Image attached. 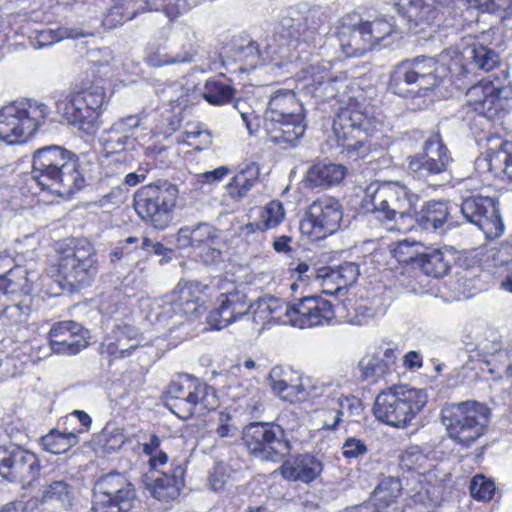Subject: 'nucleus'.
<instances>
[{
    "label": "nucleus",
    "instance_id": "a19ab883",
    "mask_svg": "<svg viewBox=\"0 0 512 512\" xmlns=\"http://www.w3.org/2000/svg\"><path fill=\"white\" fill-rule=\"evenodd\" d=\"M41 501L62 508L71 507L75 501V489L64 480L52 481L44 486Z\"/></svg>",
    "mask_w": 512,
    "mask_h": 512
},
{
    "label": "nucleus",
    "instance_id": "f3484780",
    "mask_svg": "<svg viewBox=\"0 0 512 512\" xmlns=\"http://www.w3.org/2000/svg\"><path fill=\"white\" fill-rule=\"evenodd\" d=\"M343 218L342 205L335 198H321L308 207L299 229L313 239H321L335 233Z\"/></svg>",
    "mask_w": 512,
    "mask_h": 512
},
{
    "label": "nucleus",
    "instance_id": "5fc2aeb1",
    "mask_svg": "<svg viewBox=\"0 0 512 512\" xmlns=\"http://www.w3.org/2000/svg\"><path fill=\"white\" fill-rule=\"evenodd\" d=\"M428 462L427 456L417 446L408 448L400 458L402 468L419 473H424L429 468Z\"/></svg>",
    "mask_w": 512,
    "mask_h": 512
},
{
    "label": "nucleus",
    "instance_id": "f8f14e48",
    "mask_svg": "<svg viewBox=\"0 0 512 512\" xmlns=\"http://www.w3.org/2000/svg\"><path fill=\"white\" fill-rule=\"evenodd\" d=\"M58 274L71 287L89 286L98 274V259L86 239H70L61 250Z\"/></svg>",
    "mask_w": 512,
    "mask_h": 512
},
{
    "label": "nucleus",
    "instance_id": "0eeeda50",
    "mask_svg": "<svg viewBox=\"0 0 512 512\" xmlns=\"http://www.w3.org/2000/svg\"><path fill=\"white\" fill-rule=\"evenodd\" d=\"M452 163L451 153L439 131H433L423 142L422 150L407 158L409 174L431 187L450 181Z\"/></svg>",
    "mask_w": 512,
    "mask_h": 512
},
{
    "label": "nucleus",
    "instance_id": "4c0bfd02",
    "mask_svg": "<svg viewBox=\"0 0 512 512\" xmlns=\"http://www.w3.org/2000/svg\"><path fill=\"white\" fill-rule=\"evenodd\" d=\"M338 29L359 31V32H396L394 24L384 18H375L374 20H364L356 12L348 13L339 20Z\"/></svg>",
    "mask_w": 512,
    "mask_h": 512
},
{
    "label": "nucleus",
    "instance_id": "f257e3e1",
    "mask_svg": "<svg viewBox=\"0 0 512 512\" xmlns=\"http://www.w3.org/2000/svg\"><path fill=\"white\" fill-rule=\"evenodd\" d=\"M90 162L63 146L38 148L32 156L31 178L41 190L72 195L86 185Z\"/></svg>",
    "mask_w": 512,
    "mask_h": 512
},
{
    "label": "nucleus",
    "instance_id": "7ed1b4c3",
    "mask_svg": "<svg viewBox=\"0 0 512 512\" xmlns=\"http://www.w3.org/2000/svg\"><path fill=\"white\" fill-rule=\"evenodd\" d=\"M490 417L489 407L476 400L446 403L440 412L449 438L463 447H470L485 434Z\"/></svg>",
    "mask_w": 512,
    "mask_h": 512
},
{
    "label": "nucleus",
    "instance_id": "cd10ccee",
    "mask_svg": "<svg viewBox=\"0 0 512 512\" xmlns=\"http://www.w3.org/2000/svg\"><path fill=\"white\" fill-rule=\"evenodd\" d=\"M413 220L422 230L440 234L453 224L448 203L436 200L426 202L419 211L414 208Z\"/></svg>",
    "mask_w": 512,
    "mask_h": 512
},
{
    "label": "nucleus",
    "instance_id": "2eb2a0df",
    "mask_svg": "<svg viewBox=\"0 0 512 512\" xmlns=\"http://www.w3.org/2000/svg\"><path fill=\"white\" fill-rule=\"evenodd\" d=\"M32 279L27 268L18 266L10 269L6 274H0V320L4 325L13 326L23 323L30 314V305L20 300L13 304L2 301L8 294H30Z\"/></svg>",
    "mask_w": 512,
    "mask_h": 512
},
{
    "label": "nucleus",
    "instance_id": "4be33fe9",
    "mask_svg": "<svg viewBox=\"0 0 512 512\" xmlns=\"http://www.w3.org/2000/svg\"><path fill=\"white\" fill-rule=\"evenodd\" d=\"M217 303L218 306L207 317L208 324L215 330H221L242 318L253 307L246 293L239 289L221 293Z\"/></svg>",
    "mask_w": 512,
    "mask_h": 512
},
{
    "label": "nucleus",
    "instance_id": "9d476101",
    "mask_svg": "<svg viewBox=\"0 0 512 512\" xmlns=\"http://www.w3.org/2000/svg\"><path fill=\"white\" fill-rule=\"evenodd\" d=\"M93 493L90 512H144L135 485L120 472L101 476L94 484Z\"/></svg>",
    "mask_w": 512,
    "mask_h": 512
},
{
    "label": "nucleus",
    "instance_id": "1a4fd4ad",
    "mask_svg": "<svg viewBox=\"0 0 512 512\" xmlns=\"http://www.w3.org/2000/svg\"><path fill=\"white\" fill-rule=\"evenodd\" d=\"M178 193V187L168 181L143 186L134 195L135 211L155 229L164 230L172 222Z\"/></svg>",
    "mask_w": 512,
    "mask_h": 512
},
{
    "label": "nucleus",
    "instance_id": "dca6fc26",
    "mask_svg": "<svg viewBox=\"0 0 512 512\" xmlns=\"http://www.w3.org/2000/svg\"><path fill=\"white\" fill-rule=\"evenodd\" d=\"M461 213L467 222L477 226L484 233L486 239L499 238L504 233L505 225L497 197L481 194L463 197Z\"/></svg>",
    "mask_w": 512,
    "mask_h": 512
},
{
    "label": "nucleus",
    "instance_id": "c85d7f7f",
    "mask_svg": "<svg viewBox=\"0 0 512 512\" xmlns=\"http://www.w3.org/2000/svg\"><path fill=\"white\" fill-rule=\"evenodd\" d=\"M322 471V461L309 453L300 454L293 461H285L280 467L283 478L306 484L317 479Z\"/></svg>",
    "mask_w": 512,
    "mask_h": 512
},
{
    "label": "nucleus",
    "instance_id": "e2e57ef3",
    "mask_svg": "<svg viewBox=\"0 0 512 512\" xmlns=\"http://www.w3.org/2000/svg\"><path fill=\"white\" fill-rule=\"evenodd\" d=\"M196 53V47L193 44L188 43L187 45H183L181 52H178L175 55H165L163 59H160L154 65L163 66L167 64L191 62L193 61Z\"/></svg>",
    "mask_w": 512,
    "mask_h": 512
},
{
    "label": "nucleus",
    "instance_id": "c9c22d12",
    "mask_svg": "<svg viewBox=\"0 0 512 512\" xmlns=\"http://www.w3.org/2000/svg\"><path fill=\"white\" fill-rule=\"evenodd\" d=\"M346 175V167L331 162H319L310 167L307 181L312 187H330L339 184Z\"/></svg>",
    "mask_w": 512,
    "mask_h": 512
},
{
    "label": "nucleus",
    "instance_id": "69168bd1",
    "mask_svg": "<svg viewBox=\"0 0 512 512\" xmlns=\"http://www.w3.org/2000/svg\"><path fill=\"white\" fill-rule=\"evenodd\" d=\"M237 427L232 423V417L229 413L221 411L217 415V427L215 433L220 438L234 437Z\"/></svg>",
    "mask_w": 512,
    "mask_h": 512
},
{
    "label": "nucleus",
    "instance_id": "58836bf2",
    "mask_svg": "<svg viewBox=\"0 0 512 512\" xmlns=\"http://www.w3.org/2000/svg\"><path fill=\"white\" fill-rule=\"evenodd\" d=\"M145 7L141 0H115L102 20L107 30L116 29L120 24L134 18L136 13Z\"/></svg>",
    "mask_w": 512,
    "mask_h": 512
},
{
    "label": "nucleus",
    "instance_id": "473e14b6",
    "mask_svg": "<svg viewBox=\"0 0 512 512\" xmlns=\"http://www.w3.org/2000/svg\"><path fill=\"white\" fill-rule=\"evenodd\" d=\"M401 490L402 484L399 478L384 477L374 489L372 501L364 504L378 508L379 512H400L396 504Z\"/></svg>",
    "mask_w": 512,
    "mask_h": 512
},
{
    "label": "nucleus",
    "instance_id": "603ef678",
    "mask_svg": "<svg viewBox=\"0 0 512 512\" xmlns=\"http://www.w3.org/2000/svg\"><path fill=\"white\" fill-rule=\"evenodd\" d=\"M143 9H162L170 20L190 9L187 0H143Z\"/></svg>",
    "mask_w": 512,
    "mask_h": 512
},
{
    "label": "nucleus",
    "instance_id": "6ab92c4d",
    "mask_svg": "<svg viewBox=\"0 0 512 512\" xmlns=\"http://www.w3.org/2000/svg\"><path fill=\"white\" fill-rule=\"evenodd\" d=\"M508 90L491 81H479L466 91V104L479 116L492 121L506 114Z\"/></svg>",
    "mask_w": 512,
    "mask_h": 512
},
{
    "label": "nucleus",
    "instance_id": "ddd939ff",
    "mask_svg": "<svg viewBox=\"0 0 512 512\" xmlns=\"http://www.w3.org/2000/svg\"><path fill=\"white\" fill-rule=\"evenodd\" d=\"M446 67L432 57H416L398 64L393 70L389 82L391 90L404 95L406 85H416L419 95H426L442 81Z\"/></svg>",
    "mask_w": 512,
    "mask_h": 512
},
{
    "label": "nucleus",
    "instance_id": "a211bd4d",
    "mask_svg": "<svg viewBox=\"0 0 512 512\" xmlns=\"http://www.w3.org/2000/svg\"><path fill=\"white\" fill-rule=\"evenodd\" d=\"M41 464L36 454L21 446H0V476L23 486L31 485L40 475Z\"/></svg>",
    "mask_w": 512,
    "mask_h": 512
},
{
    "label": "nucleus",
    "instance_id": "c756f323",
    "mask_svg": "<svg viewBox=\"0 0 512 512\" xmlns=\"http://www.w3.org/2000/svg\"><path fill=\"white\" fill-rule=\"evenodd\" d=\"M264 127L270 141L275 144L283 145V148L293 145L303 136L306 130L304 116L265 121Z\"/></svg>",
    "mask_w": 512,
    "mask_h": 512
},
{
    "label": "nucleus",
    "instance_id": "412c9836",
    "mask_svg": "<svg viewBox=\"0 0 512 512\" xmlns=\"http://www.w3.org/2000/svg\"><path fill=\"white\" fill-rule=\"evenodd\" d=\"M89 332L75 321L55 323L48 334L49 346L56 354L73 356L88 346Z\"/></svg>",
    "mask_w": 512,
    "mask_h": 512
},
{
    "label": "nucleus",
    "instance_id": "bb28decb",
    "mask_svg": "<svg viewBox=\"0 0 512 512\" xmlns=\"http://www.w3.org/2000/svg\"><path fill=\"white\" fill-rule=\"evenodd\" d=\"M397 355L393 348H377L358 363L362 380L376 382L395 371Z\"/></svg>",
    "mask_w": 512,
    "mask_h": 512
},
{
    "label": "nucleus",
    "instance_id": "7c9ffc66",
    "mask_svg": "<svg viewBox=\"0 0 512 512\" xmlns=\"http://www.w3.org/2000/svg\"><path fill=\"white\" fill-rule=\"evenodd\" d=\"M465 63L460 64V73L468 76L476 70L491 71L500 63V57L494 50L483 45L473 44L462 52Z\"/></svg>",
    "mask_w": 512,
    "mask_h": 512
},
{
    "label": "nucleus",
    "instance_id": "8fccbe9b",
    "mask_svg": "<svg viewBox=\"0 0 512 512\" xmlns=\"http://www.w3.org/2000/svg\"><path fill=\"white\" fill-rule=\"evenodd\" d=\"M103 149L107 154H116V160L122 159V153L127 148H131L128 136H124L112 131V128L105 130L99 139ZM125 159V155L123 156Z\"/></svg>",
    "mask_w": 512,
    "mask_h": 512
},
{
    "label": "nucleus",
    "instance_id": "774afa93",
    "mask_svg": "<svg viewBox=\"0 0 512 512\" xmlns=\"http://www.w3.org/2000/svg\"><path fill=\"white\" fill-rule=\"evenodd\" d=\"M63 37L59 34H34L29 37V45L34 49H42L60 42Z\"/></svg>",
    "mask_w": 512,
    "mask_h": 512
},
{
    "label": "nucleus",
    "instance_id": "72a5a7b5",
    "mask_svg": "<svg viewBox=\"0 0 512 512\" xmlns=\"http://www.w3.org/2000/svg\"><path fill=\"white\" fill-rule=\"evenodd\" d=\"M218 237L217 230L208 223H199L194 227L185 226L177 233L179 248L188 247L205 249L210 248Z\"/></svg>",
    "mask_w": 512,
    "mask_h": 512
},
{
    "label": "nucleus",
    "instance_id": "20e7f679",
    "mask_svg": "<svg viewBox=\"0 0 512 512\" xmlns=\"http://www.w3.org/2000/svg\"><path fill=\"white\" fill-rule=\"evenodd\" d=\"M427 400L424 389L392 386L376 397L374 414L387 425L404 428L422 411Z\"/></svg>",
    "mask_w": 512,
    "mask_h": 512
},
{
    "label": "nucleus",
    "instance_id": "6e6d98bb",
    "mask_svg": "<svg viewBox=\"0 0 512 512\" xmlns=\"http://www.w3.org/2000/svg\"><path fill=\"white\" fill-rule=\"evenodd\" d=\"M469 490L474 499L489 501L496 491V486L492 479L486 478L482 474H477L471 479Z\"/></svg>",
    "mask_w": 512,
    "mask_h": 512
},
{
    "label": "nucleus",
    "instance_id": "2f4dec72",
    "mask_svg": "<svg viewBox=\"0 0 512 512\" xmlns=\"http://www.w3.org/2000/svg\"><path fill=\"white\" fill-rule=\"evenodd\" d=\"M296 116H304L303 107L292 91H277L271 95L265 112V121L296 118Z\"/></svg>",
    "mask_w": 512,
    "mask_h": 512
},
{
    "label": "nucleus",
    "instance_id": "13d9d810",
    "mask_svg": "<svg viewBox=\"0 0 512 512\" xmlns=\"http://www.w3.org/2000/svg\"><path fill=\"white\" fill-rule=\"evenodd\" d=\"M303 19L304 13L299 8L290 7L281 13L278 21V27L275 29L302 32Z\"/></svg>",
    "mask_w": 512,
    "mask_h": 512
},
{
    "label": "nucleus",
    "instance_id": "680f3d73",
    "mask_svg": "<svg viewBox=\"0 0 512 512\" xmlns=\"http://www.w3.org/2000/svg\"><path fill=\"white\" fill-rule=\"evenodd\" d=\"M185 141L188 145L202 150L212 143V135L208 130L195 127L193 130L185 131Z\"/></svg>",
    "mask_w": 512,
    "mask_h": 512
},
{
    "label": "nucleus",
    "instance_id": "a878e982",
    "mask_svg": "<svg viewBox=\"0 0 512 512\" xmlns=\"http://www.w3.org/2000/svg\"><path fill=\"white\" fill-rule=\"evenodd\" d=\"M138 330L131 325H116L101 344V354L111 360L129 357L139 347Z\"/></svg>",
    "mask_w": 512,
    "mask_h": 512
},
{
    "label": "nucleus",
    "instance_id": "b1692460",
    "mask_svg": "<svg viewBox=\"0 0 512 512\" xmlns=\"http://www.w3.org/2000/svg\"><path fill=\"white\" fill-rule=\"evenodd\" d=\"M185 469L181 465L170 467L165 471L146 474L143 479L144 488L158 501L168 502L176 499L184 486Z\"/></svg>",
    "mask_w": 512,
    "mask_h": 512
},
{
    "label": "nucleus",
    "instance_id": "3c124183",
    "mask_svg": "<svg viewBox=\"0 0 512 512\" xmlns=\"http://www.w3.org/2000/svg\"><path fill=\"white\" fill-rule=\"evenodd\" d=\"M192 379L190 376L185 375L178 378V380L172 381L167 390L164 393L165 406L174 413V405H178L179 401L183 400L186 395V390H189L192 385Z\"/></svg>",
    "mask_w": 512,
    "mask_h": 512
},
{
    "label": "nucleus",
    "instance_id": "39448f33",
    "mask_svg": "<svg viewBox=\"0 0 512 512\" xmlns=\"http://www.w3.org/2000/svg\"><path fill=\"white\" fill-rule=\"evenodd\" d=\"M307 395L311 400L310 418L318 429L336 430L345 412L359 414L361 401L355 396H346L331 383L313 384Z\"/></svg>",
    "mask_w": 512,
    "mask_h": 512
},
{
    "label": "nucleus",
    "instance_id": "423d86ee",
    "mask_svg": "<svg viewBox=\"0 0 512 512\" xmlns=\"http://www.w3.org/2000/svg\"><path fill=\"white\" fill-rule=\"evenodd\" d=\"M370 126L366 108L355 100L339 108L333 120V132L341 153L347 158L357 160L370 152L368 129Z\"/></svg>",
    "mask_w": 512,
    "mask_h": 512
},
{
    "label": "nucleus",
    "instance_id": "c03bdc74",
    "mask_svg": "<svg viewBox=\"0 0 512 512\" xmlns=\"http://www.w3.org/2000/svg\"><path fill=\"white\" fill-rule=\"evenodd\" d=\"M359 275L360 269L356 262H344L338 266L328 268L326 283L335 284L336 290H342L353 285Z\"/></svg>",
    "mask_w": 512,
    "mask_h": 512
},
{
    "label": "nucleus",
    "instance_id": "393cba45",
    "mask_svg": "<svg viewBox=\"0 0 512 512\" xmlns=\"http://www.w3.org/2000/svg\"><path fill=\"white\" fill-rule=\"evenodd\" d=\"M201 285L198 282L181 280L176 287L164 296V303L169 307L166 313L190 317L197 316L202 304Z\"/></svg>",
    "mask_w": 512,
    "mask_h": 512
},
{
    "label": "nucleus",
    "instance_id": "79ce46f5",
    "mask_svg": "<svg viewBox=\"0 0 512 512\" xmlns=\"http://www.w3.org/2000/svg\"><path fill=\"white\" fill-rule=\"evenodd\" d=\"M294 308L295 303L290 305L280 298L265 296L257 300L255 313L260 315L267 314L270 320L276 323L290 324L291 317L288 316V309Z\"/></svg>",
    "mask_w": 512,
    "mask_h": 512
},
{
    "label": "nucleus",
    "instance_id": "6e6552de",
    "mask_svg": "<svg viewBox=\"0 0 512 512\" xmlns=\"http://www.w3.org/2000/svg\"><path fill=\"white\" fill-rule=\"evenodd\" d=\"M49 107L35 99L14 101L0 110V139L14 144L33 135L45 122Z\"/></svg>",
    "mask_w": 512,
    "mask_h": 512
},
{
    "label": "nucleus",
    "instance_id": "0e129e2a",
    "mask_svg": "<svg viewBox=\"0 0 512 512\" xmlns=\"http://www.w3.org/2000/svg\"><path fill=\"white\" fill-rule=\"evenodd\" d=\"M366 444L355 437L348 438L342 445V455L348 459H357L367 453Z\"/></svg>",
    "mask_w": 512,
    "mask_h": 512
},
{
    "label": "nucleus",
    "instance_id": "f704fd0d",
    "mask_svg": "<svg viewBox=\"0 0 512 512\" xmlns=\"http://www.w3.org/2000/svg\"><path fill=\"white\" fill-rule=\"evenodd\" d=\"M341 50L347 57H359L386 46V37L374 38L373 34H337Z\"/></svg>",
    "mask_w": 512,
    "mask_h": 512
},
{
    "label": "nucleus",
    "instance_id": "f03ea898",
    "mask_svg": "<svg viewBox=\"0 0 512 512\" xmlns=\"http://www.w3.org/2000/svg\"><path fill=\"white\" fill-rule=\"evenodd\" d=\"M419 195L401 182L371 183L365 190L362 206L372 212L389 231L407 230L413 221Z\"/></svg>",
    "mask_w": 512,
    "mask_h": 512
},
{
    "label": "nucleus",
    "instance_id": "ea45409f",
    "mask_svg": "<svg viewBox=\"0 0 512 512\" xmlns=\"http://www.w3.org/2000/svg\"><path fill=\"white\" fill-rule=\"evenodd\" d=\"M451 255L438 248H423L418 266L427 275L439 278L446 275L450 269Z\"/></svg>",
    "mask_w": 512,
    "mask_h": 512
},
{
    "label": "nucleus",
    "instance_id": "052dcab7",
    "mask_svg": "<svg viewBox=\"0 0 512 512\" xmlns=\"http://www.w3.org/2000/svg\"><path fill=\"white\" fill-rule=\"evenodd\" d=\"M231 468L222 462L217 463L209 475V481L214 491H219L224 488L225 484L231 476Z\"/></svg>",
    "mask_w": 512,
    "mask_h": 512
},
{
    "label": "nucleus",
    "instance_id": "4468645a",
    "mask_svg": "<svg viewBox=\"0 0 512 512\" xmlns=\"http://www.w3.org/2000/svg\"><path fill=\"white\" fill-rule=\"evenodd\" d=\"M242 439L249 453L263 461L280 462L291 451L285 430L275 423H250L243 429Z\"/></svg>",
    "mask_w": 512,
    "mask_h": 512
},
{
    "label": "nucleus",
    "instance_id": "e433bc0d",
    "mask_svg": "<svg viewBox=\"0 0 512 512\" xmlns=\"http://www.w3.org/2000/svg\"><path fill=\"white\" fill-rule=\"evenodd\" d=\"M259 174V165L254 162L241 168L227 185L229 196L237 201L244 198L258 182Z\"/></svg>",
    "mask_w": 512,
    "mask_h": 512
},
{
    "label": "nucleus",
    "instance_id": "49530a36",
    "mask_svg": "<svg viewBox=\"0 0 512 512\" xmlns=\"http://www.w3.org/2000/svg\"><path fill=\"white\" fill-rule=\"evenodd\" d=\"M476 347L479 356H494L501 350L502 342L498 331L493 329H481V333H476V342H469Z\"/></svg>",
    "mask_w": 512,
    "mask_h": 512
},
{
    "label": "nucleus",
    "instance_id": "a18cd8bd",
    "mask_svg": "<svg viewBox=\"0 0 512 512\" xmlns=\"http://www.w3.org/2000/svg\"><path fill=\"white\" fill-rule=\"evenodd\" d=\"M79 443L77 433L52 430L41 438L43 448L52 454H62Z\"/></svg>",
    "mask_w": 512,
    "mask_h": 512
},
{
    "label": "nucleus",
    "instance_id": "338daca9",
    "mask_svg": "<svg viewBox=\"0 0 512 512\" xmlns=\"http://www.w3.org/2000/svg\"><path fill=\"white\" fill-rule=\"evenodd\" d=\"M326 19L318 9H310L304 14L302 32H315L320 29V24Z\"/></svg>",
    "mask_w": 512,
    "mask_h": 512
},
{
    "label": "nucleus",
    "instance_id": "37998d69",
    "mask_svg": "<svg viewBox=\"0 0 512 512\" xmlns=\"http://www.w3.org/2000/svg\"><path fill=\"white\" fill-rule=\"evenodd\" d=\"M401 7L405 10L401 16L402 19L413 22L415 26L420 23H430L437 14L432 0H408L406 4H401Z\"/></svg>",
    "mask_w": 512,
    "mask_h": 512
},
{
    "label": "nucleus",
    "instance_id": "aec40b11",
    "mask_svg": "<svg viewBox=\"0 0 512 512\" xmlns=\"http://www.w3.org/2000/svg\"><path fill=\"white\" fill-rule=\"evenodd\" d=\"M288 313L290 325L300 329L323 326L335 318L332 304L319 296L301 298Z\"/></svg>",
    "mask_w": 512,
    "mask_h": 512
},
{
    "label": "nucleus",
    "instance_id": "09e8293b",
    "mask_svg": "<svg viewBox=\"0 0 512 512\" xmlns=\"http://www.w3.org/2000/svg\"><path fill=\"white\" fill-rule=\"evenodd\" d=\"M235 90L219 81H207L204 90L203 98L210 104L223 105L230 102L234 97Z\"/></svg>",
    "mask_w": 512,
    "mask_h": 512
},
{
    "label": "nucleus",
    "instance_id": "bf43d9fd",
    "mask_svg": "<svg viewBox=\"0 0 512 512\" xmlns=\"http://www.w3.org/2000/svg\"><path fill=\"white\" fill-rule=\"evenodd\" d=\"M141 119L138 115H128L126 117H122L115 121L112 125V131L118 134L128 136L129 142L131 143V148L135 146V139H133V134L135 129L140 127Z\"/></svg>",
    "mask_w": 512,
    "mask_h": 512
},
{
    "label": "nucleus",
    "instance_id": "9b49d317",
    "mask_svg": "<svg viewBox=\"0 0 512 512\" xmlns=\"http://www.w3.org/2000/svg\"><path fill=\"white\" fill-rule=\"evenodd\" d=\"M106 100L103 85L93 83L89 87L71 92L65 100H57L56 108L68 124L84 131L94 133L99 110Z\"/></svg>",
    "mask_w": 512,
    "mask_h": 512
},
{
    "label": "nucleus",
    "instance_id": "de8ad7c7",
    "mask_svg": "<svg viewBox=\"0 0 512 512\" xmlns=\"http://www.w3.org/2000/svg\"><path fill=\"white\" fill-rule=\"evenodd\" d=\"M503 142L496 151L490 149L487 152L486 160L488 168L495 174L503 173L508 179L512 180V154L503 149Z\"/></svg>",
    "mask_w": 512,
    "mask_h": 512
},
{
    "label": "nucleus",
    "instance_id": "4d7b16f0",
    "mask_svg": "<svg viewBox=\"0 0 512 512\" xmlns=\"http://www.w3.org/2000/svg\"><path fill=\"white\" fill-rule=\"evenodd\" d=\"M284 207L280 201H270L261 211L260 219L263 229H272L278 226L284 219Z\"/></svg>",
    "mask_w": 512,
    "mask_h": 512
},
{
    "label": "nucleus",
    "instance_id": "5701e85b",
    "mask_svg": "<svg viewBox=\"0 0 512 512\" xmlns=\"http://www.w3.org/2000/svg\"><path fill=\"white\" fill-rule=\"evenodd\" d=\"M192 385L186 390V395L178 405H174V414L181 419H188L195 414L204 415L214 410L218 405V398L213 387L198 379H192Z\"/></svg>",
    "mask_w": 512,
    "mask_h": 512
},
{
    "label": "nucleus",
    "instance_id": "864d4df0",
    "mask_svg": "<svg viewBox=\"0 0 512 512\" xmlns=\"http://www.w3.org/2000/svg\"><path fill=\"white\" fill-rule=\"evenodd\" d=\"M423 248L424 247L417 242L403 240L395 244L392 253L399 263L418 265Z\"/></svg>",
    "mask_w": 512,
    "mask_h": 512
}]
</instances>
